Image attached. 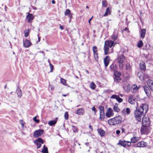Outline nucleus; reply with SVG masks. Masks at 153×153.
<instances>
[{"label":"nucleus","instance_id":"4d7b16f0","mask_svg":"<svg viewBox=\"0 0 153 153\" xmlns=\"http://www.w3.org/2000/svg\"><path fill=\"white\" fill-rule=\"evenodd\" d=\"M59 27L61 30H63L64 29L63 26H62L61 25H59Z\"/></svg>","mask_w":153,"mask_h":153},{"label":"nucleus","instance_id":"412c9836","mask_svg":"<svg viewBox=\"0 0 153 153\" xmlns=\"http://www.w3.org/2000/svg\"><path fill=\"white\" fill-rule=\"evenodd\" d=\"M135 145L137 147H143L146 146V143L143 141H140L137 143Z\"/></svg>","mask_w":153,"mask_h":153},{"label":"nucleus","instance_id":"bf43d9fd","mask_svg":"<svg viewBox=\"0 0 153 153\" xmlns=\"http://www.w3.org/2000/svg\"><path fill=\"white\" fill-rule=\"evenodd\" d=\"M93 18V16H92L88 20V23H89V24H90V25L91 24V20Z\"/></svg>","mask_w":153,"mask_h":153},{"label":"nucleus","instance_id":"2eb2a0df","mask_svg":"<svg viewBox=\"0 0 153 153\" xmlns=\"http://www.w3.org/2000/svg\"><path fill=\"white\" fill-rule=\"evenodd\" d=\"M147 83L151 90L153 91V80L149 79L147 81Z\"/></svg>","mask_w":153,"mask_h":153},{"label":"nucleus","instance_id":"bb28decb","mask_svg":"<svg viewBox=\"0 0 153 153\" xmlns=\"http://www.w3.org/2000/svg\"><path fill=\"white\" fill-rule=\"evenodd\" d=\"M111 13V10H110V8L107 7L106 8L105 12L103 16H105L108 14H110Z\"/></svg>","mask_w":153,"mask_h":153},{"label":"nucleus","instance_id":"a878e982","mask_svg":"<svg viewBox=\"0 0 153 153\" xmlns=\"http://www.w3.org/2000/svg\"><path fill=\"white\" fill-rule=\"evenodd\" d=\"M97 131L98 134L101 137L103 136L105 134L104 131L101 128L98 129H97Z\"/></svg>","mask_w":153,"mask_h":153},{"label":"nucleus","instance_id":"7c9ffc66","mask_svg":"<svg viewBox=\"0 0 153 153\" xmlns=\"http://www.w3.org/2000/svg\"><path fill=\"white\" fill-rule=\"evenodd\" d=\"M114 110L116 112H118L120 111V108H118V105L117 104H115L113 107Z\"/></svg>","mask_w":153,"mask_h":153},{"label":"nucleus","instance_id":"cd10ccee","mask_svg":"<svg viewBox=\"0 0 153 153\" xmlns=\"http://www.w3.org/2000/svg\"><path fill=\"white\" fill-rule=\"evenodd\" d=\"M139 140V138L138 137H134L131 138V143H136Z\"/></svg>","mask_w":153,"mask_h":153},{"label":"nucleus","instance_id":"c9c22d12","mask_svg":"<svg viewBox=\"0 0 153 153\" xmlns=\"http://www.w3.org/2000/svg\"><path fill=\"white\" fill-rule=\"evenodd\" d=\"M114 77H119L121 76V73L120 72H118L117 71V70L114 72Z\"/></svg>","mask_w":153,"mask_h":153},{"label":"nucleus","instance_id":"2f4dec72","mask_svg":"<svg viewBox=\"0 0 153 153\" xmlns=\"http://www.w3.org/2000/svg\"><path fill=\"white\" fill-rule=\"evenodd\" d=\"M104 49L105 54V55H107L108 53L109 47L106 46H105V45H104Z\"/></svg>","mask_w":153,"mask_h":153},{"label":"nucleus","instance_id":"8fccbe9b","mask_svg":"<svg viewBox=\"0 0 153 153\" xmlns=\"http://www.w3.org/2000/svg\"><path fill=\"white\" fill-rule=\"evenodd\" d=\"M50 68H51V70L50 72H52L53 70V65L51 63H50V65H49Z\"/></svg>","mask_w":153,"mask_h":153},{"label":"nucleus","instance_id":"a19ab883","mask_svg":"<svg viewBox=\"0 0 153 153\" xmlns=\"http://www.w3.org/2000/svg\"><path fill=\"white\" fill-rule=\"evenodd\" d=\"M131 69V67L130 65L128 63H127L126 65V69L127 70H130Z\"/></svg>","mask_w":153,"mask_h":153},{"label":"nucleus","instance_id":"09e8293b","mask_svg":"<svg viewBox=\"0 0 153 153\" xmlns=\"http://www.w3.org/2000/svg\"><path fill=\"white\" fill-rule=\"evenodd\" d=\"M33 120L35 122L38 123H39L40 121L39 120L37 119L36 117H35L33 118Z\"/></svg>","mask_w":153,"mask_h":153},{"label":"nucleus","instance_id":"3c124183","mask_svg":"<svg viewBox=\"0 0 153 153\" xmlns=\"http://www.w3.org/2000/svg\"><path fill=\"white\" fill-rule=\"evenodd\" d=\"M72 127L73 130L74 132H76L78 131L77 128L76 127L74 126H72Z\"/></svg>","mask_w":153,"mask_h":153},{"label":"nucleus","instance_id":"b1692460","mask_svg":"<svg viewBox=\"0 0 153 153\" xmlns=\"http://www.w3.org/2000/svg\"><path fill=\"white\" fill-rule=\"evenodd\" d=\"M85 112L84 110L82 108L78 109L76 112V113L79 115H82Z\"/></svg>","mask_w":153,"mask_h":153},{"label":"nucleus","instance_id":"423d86ee","mask_svg":"<svg viewBox=\"0 0 153 153\" xmlns=\"http://www.w3.org/2000/svg\"><path fill=\"white\" fill-rule=\"evenodd\" d=\"M34 143L37 146V148H40L42 144L44 143L43 140L41 138H39L34 141Z\"/></svg>","mask_w":153,"mask_h":153},{"label":"nucleus","instance_id":"864d4df0","mask_svg":"<svg viewBox=\"0 0 153 153\" xmlns=\"http://www.w3.org/2000/svg\"><path fill=\"white\" fill-rule=\"evenodd\" d=\"M39 33H38L37 35V36L38 37V40L37 41V42H39L40 40L41 37L39 36Z\"/></svg>","mask_w":153,"mask_h":153},{"label":"nucleus","instance_id":"f257e3e1","mask_svg":"<svg viewBox=\"0 0 153 153\" xmlns=\"http://www.w3.org/2000/svg\"><path fill=\"white\" fill-rule=\"evenodd\" d=\"M148 105L146 103L142 104L139 108H136L134 111L135 118L139 122H141L143 117L148 110Z\"/></svg>","mask_w":153,"mask_h":153},{"label":"nucleus","instance_id":"9d476101","mask_svg":"<svg viewBox=\"0 0 153 153\" xmlns=\"http://www.w3.org/2000/svg\"><path fill=\"white\" fill-rule=\"evenodd\" d=\"M147 126H143L141 127L140 129L141 132L142 134H147L149 133V130L148 129Z\"/></svg>","mask_w":153,"mask_h":153},{"label":"nucleus","instance_id":"de8ad7c7","mask_svg":"<svg viewBox=\"0 0 153 153\" xmlns=\"http://www.w3.org/2000/svg\"><path fill=\"white\" fill-rule=\"evenodd\" d=\"M94 54L95 59L97 61L98 59V56L97 53H94Z\"/></svg>","mask_w":153,"mask_h":153},{"label":"nucleus","instance_id":"774afa93","mask_svg":"<svg viewBox=\"0 0 153 153\" xmlns=\"http://www.w3.org/2000/svg\"><path fill=\"white\" fill-rule=\"evenodd\" d=\"M85 71L86 72V73H87L88 74H89V71L88 70H85Z\"/></svg>","mask_w":153,"mask_h":153},{"label":"nucleus","instance_id":"9b49d317","mask_svg":"<svg viewBox=\"0 0 153 153\" xmlns=\"http://www.w3.org/2000/svg\"><path fill=\"white\" fill-rule=\"evenodd\" d=\"M143 126H148L149 124V118L146 117H143L141 120Z\"/></svg>","mask_w":153,"mask_h":153},{"label":"nucleus","instance_id":"e2e57ef3","mask_svg":"<svg viewBox=\"0 0 153 153\" xmlns=\"http://www.w3.org/2000/svg\"><path fill=\"white\" fill-rule=\"evenodd\" d=\"M52 3L53 4H55V1L54 0H53L52 1Z\"/></svg>","mask_w":153,"mask_h":153},{"label":"nucleus","instance_id":"5fc2aeb1","mask_svg":"<svg viewBox=\"0 0 153 153\" xmlns=\"http://www.w3.org/2000/svg\"><path fill=\"white\" fill-rule=\"evenodd\" d=\"M120 132V131L119 130H117L116 131V133L117 135H119Z\"/></svg>","mask_w":153,"mask_h":153},{"label":"nucleus","instance_id":"5701e85b","mask_svg":"<svg viewBox=\"0 0 153 153\" xmlns=\"http://www.w3.org/2000/svg\"><path fill=\"white\" fill-rule=\"evenodd\" d=\"M122 112L123 114H129L130 113V110L129 108H126L122 110Z\"/></svg>","mask_w":153,"mask_h":153},{"label":"nucleus","instance_id":"c85d7f7f","mask_svg":"<svg viewBox=\"0 0 153 153\" xmlns=\"http://www.w3.org/2000/svg\"><path fill=\"white\" fill-rule=\"evenodd\" d=\"M131 88L134 91L136 92L138 90L139 88V87H138L136 84H134L132 85Z\"/></svg>","mask_w":153,"mask_h":153},{"label":"nucleus","instance_id":"338daca9","mask_svg":"<svg viewBox=\"0 0 153 153\" xmlns=\"http://www.w3.org/2000/svg\"><path fill=\"white\" fill-rule=\"evenodd\" d=\"M85 144V145L87 146H88V143H86Z\"/></svg>","mask_w":153,"mask_h":153},{"label":"nucleus","instance_id":"6ab92c4d","mask_svg":"<svg viewBox=\"0 0 153 153\" xmlns=\"http://www.w3.org/2000/svg\"><path fill=\"white\" fill-rule=\"evenodd\" d=\"M16 93L18 97L20 98L22 96V90L19 86H17V87L16 88Z\"/></svg>","mask_w":153,"mask_h":153},{"label":"nucleus","instance_id":"603ef678","mask_svg":"<svg viewBox=\"0 0 153 153\" xmlns=\"http://www.w3.org/2000/svg\"><path fill=\"white\" fill-rule=\"evenodd\" d=\"M118 95H117L115 94H113L112 95L111 97V99H115L116 100L117 97H118Z\"/></svg>","mask_w":153,"mask_h":153},{"label":"nucleus","instance_id":"7ed1b4c3","mask_svg":"<svg viewBox=\"0 0 153 153\" xmlns=\"http://www.w3.org/2000/svg\"><path fill=\"white\" fill-rule=\"evenodd\" d=\"M125 59V57L123 55L119 56L117 59L116 61L119 64V67L120 69H122L123 68V62Z\"/></svg>","mask_w":153,"mask_h":153},{"label":"nucleus","instance_id":"13d9d810","mask_svg":"<svg viewBox=\"0 0 153 153\" xmlns=\"http://www.w3.org/2000/svg\"><path fill=\"white\" fill-rule=\"evenodd\" d=\"M68 16L69 17V18L70 19H71L72 17V14L71 13L70 14L68 15Z\"/></svg>","mask_w":153,"mask_h":153},{"label":"nucleus","instance_id":"f8f14e48","mask_svg":"<svg viewBox=\"0 0 153 153\" xmlns=\"http://www.w3.org/2000/svg\"><path fill=\"white\" fill-rule=\"evenodd\" d=\"M128 101L131 104H134L136 102V99L134 96L131 95L129 97Z\"/></svg>","mask_w":153,"mask_h":153},{"label":"nucleus","instance_id":"4c0bfd02","mask_svg":"<svg viewBox=\"0 0 153 153\" xmlns=\"http://www.w3.org/2000/svg\"><path fill=\"white\" fill-rule=\"evenodd\" d=\"M143 45V42H142V40H140L137 43V46L138 48H140Z\"/></svg>","mask_w":153,"mask_h":153},{"label":"nucleus","instance_id":"4be33fe9","mask_svg":"<svg viewBox=\"0 0 153 153\" xmlns=\"http://www.w3.org/2000/svg\"><path fill=\"white\" fill-rule=\"evenodd\" d=\"M110 71L114 72L117 70L116 65L115 63H112L110 66Z\"/></svg>","mask_w":153,"mask_h":153},{"label":"nucleus","instance_id":"473e14b6","mask_svg":"<svg viewBox=\"0 0 153 153\" xmlns=\"http://www.w3.org/2000/svg\"><path fill=\"white\" fill-rule=\"evenodd\" d=\"M56 123V121L52 120L49 121L48 124L50 126L54 125Z\"/></svg>","mask_w":153,"mask_h":153},{"label":"nucleus","instance_id":"37998d69","mask_svg":"<svg viewBox=\"0 0 153 153\" xmlns=\"http://www.w3.org/2000/svg\"><path fill=\"white\" fill-rule=\"evenodd\" d=\"M93 51L94 53H97V47L95 46H94L92 47Z\"/></svg>","mask_w":153,"mask_h":153},{"label":"nucleus","instance_id":"58836bf2","mask_svg":"<svg viewBox=\"0 0 153 153\" xmlns=\"http://www.w3.org/2000/svg\"><path fill=\"white\" fill-rule=\"evenodd\" d=\"M61 82L65 85H66V81L63 78H61Z\"/></svg>","mask_w":153,"mask_h":153},{"label":"nucleus","instance_id":"ea45409f","mask_svg":"<svg viewBox=\"0 0 153 153\" xmlns=\"http://www.w3.org/2000/svg\"><path fill=\"white\" fill-rule=\"evenodd\" d=\"M71 11L68 9L66 10L65 12V16H68L71 13Z\"/></svg>","mask_w":153,"mask_h":153},{"label":"nucleus","instance_id":"0e129e2a","mask_svg":"<svg viewBox=\"0 0 153 153\" xmlns=\"http://www.w3.org/2000/svg\"><path fill=\"white\" fill-rule=\"evenodd\" d=\"M124 31H126V30H128V28H127V27H125V28L124 29Z\"/></svg>","mask_w":153,"mask_h":153},{"label":"nucleus","instance_id":"a211bd4d","mask_svg":"<svg viewBox=\"0 0 153 153\" xmlns=\"http://www.w3.org/2000/svg\"><path fill=\"white\" fill-rule=\"evenodd\" d=\"M109 57L108 56H107L104 59V62L105 68H106L108 65L109 62Z\"/></svg>","mask_w":153,"mask_h":153},{"label":"nucleus","instance_id":"a18cd8bd","mask_svg":"<svg viewBox=\"0 0 153 153\" xmlns=\"http://www.w3.org/2000/svg\"><path fill=\"white\" fill-rule=\"evenodd\" d=\"M116 100L119 102H122L123 101V99L120 98L119 96L118 95V97H117V98L116 99Z\"/></svg>","mask_w":153,"mask_h":153},{"label":"nucleus","instance_id":"c756f323","mask_svg":"<svg viewBox=\"0 0 153 153\" xmlns=\"http://www.w3.org/2000/svg\"><path fill=\"white\" fill-rule=\"evenodd\" d=\"M42 152V153H48V148L45 146V145L43 146Z\"/></svg>","mask_w":153,"mask_h":153},{"label":"nucleus","instance_id":"c03bdc74","mask_svg":"<svg viewBox=\"0 0 153 153\" xmlns=\"http://www.w3.org/2000/svg\"><path fill=\"white\" fill-rule=\"evenodd\" d=\"M146 49L147 50H151V46L149 44H147L146 45Z\"/></svg>","mask_w":153,"mask_h":153},{"label":"nucleus","instance_id":"0eeeda50","mask_svg":"<svg viewBox=\"0 0 153 153\" xmlns=\"http://www.w3.org/2000/svg\"><path fill=\"white\" fill-rule=\"evenodd\" d=\"M44 131L42 129H39L36 131L33 134V136L35 138H37L41 136L44 133Z\"/></svg>","mask_w":153,"mask_h":153},{"label":"nucleus","instance_id":"20e7f679","mask_svg":"<svg viewBox=\"0 0 153 153\" xmlns=\"http://www.w3.org/2000/svg\"><path fill=\"white\" fill-rule=\"evenodd\" d=\"M99 109L100 110V120L103 121L105 117L104 112V107L103 106L100 105L99 107Z\"/></svg>","mask_w":153,"mask_h":153},{"label":"nucleus","instance_id":"f3484780","mask_svg":"<svg viewBox=\"0 0 153 153\" xmlns=\"http://www.w3.org/2000/svg\"><path fill=\"white\" fill-rule=\"evenodd\" d=\"M144 91L147 96H149L150 95V91L149 88L146 85H144L143 87Z\"/></svg>","mask_w":153,"mask_h":153},{"label":"nucleus","instance_id":"dca6fc26","mask_svg":"<svg viewBox=\"0 0 153 153\" xmlns=\"http://www.w3.org/2000/svg\"><path fill=\"white\" fill-rule=\"evenodd\" d=\"M32 45L31 42L28 39L23 40V45L25 48H27L30 47Z\"/></svg>","mask_w":153,"mask_h":153},{"label":"nucleus","instance_id":"ddd939ff","mask_svg":"<svg viewBox=\"0 0 153 153\" xmlns=\"http://www.w3.org/2000/svg\"><path fill=\"white\" fill-rule=\"evenodd\" d=\"M146 33V30L145 29H141L139 31V34L140 37L142 39H143L145 37Z\"/></svg>","mask_w":153,"mask_h":153},{"label":"nucleus","instance_id":"393cba45","mask_svg":"<svg viewBox=\"0 0 153 153\" xmlns=\"http://www.w3.org/2000/svg\"><path fill=\"white\" fill-rule=\"evenodd\" d=\"M111 39L114 41H115L118 38V33L115 31H114L111 36Z\"/></svg>","mask_w":153,"mask_h":153},{"label":"nucleus","instance_id":"39448f33","mask_svg":"<svg viewBox=\"0 0 153 153\" xmlns=\"http://www.w3.org/2000/svg\"><path fill=\"white\" fill-rule=\"evenodd\" d=\"M131 143L130 142L126 141L125 140H120L119 141L118 143H117L118 145H120L121 146L125 147L127 146H129L131 145Z\"/></svg>","mask_w":153,"mask_h":153},{"label":"nucleus","instance_id":"6e6d98bb","mask_svg":"<svg viewBox=\"0 0 153 153\" xmlns=\"http://www.w3.org/2000/svg\"><path fill=\"white\" fill-rule=\"evenodd\" d=\"M92 110L94 111L95 112V114L96 113V108L94 106H93L92 108Z\"/></svg>","mask_w":153,"mask_h":153},{"label":"nucleus","instance_id":"1a4fd4ad","mask_svg":"<svg viewBox=\"0 0 153 153\" xmlns=\"http://www.w3.org/2000/svg\"><path fill=\"white\" fill-rule=\"evenodd\" d=\"M114 114L113 112L112 109L111 108H109L107 110L105 113L106 116L108 117H110L113 116Z\"/></svg>","mask_w":153,"mask_h":153},{"label":"nucleus","instance_id":"4468645a","mask_svg":"<svg viewBox=\"0 0 153 153\" xmlns=\"http://www.w3.org/2000/svg\"><path fill=\"white\" fill-rule=\"evenodd\" d=\"M26 19H28V22L29 23L32 22V20L34 18V17L32 14L28 13L26 17Z\"/></svg>","mask_w":153,"mask_h":153},{"label":"nucleus","instance_id":"69168bd1","mask_svg":"<svg viewBox=\"0 0 153 153\" xmlns=\"http://www.w3.org/2000/svg\"><path fill=\"white\" fill-rule=\"evenodd\" d=\"M23 120H20V123H23Z\"/></svg>","mask_w":153,"mask_h":153},{"label":"nucleus","instance_id":"f704fd0d","mask_svg":"<svg viewBox=\"0 0 153 153\" xmlns=\"http://www.w3.org/2000/svg\"><path fill=\"white\" fill-rule=\"evenodd\" d=\"M96 85L95 83L93 82H91L90 85V87L92 90H94L95 89L96 87Z\"/></svg>","mask_w":153,"mask_h":153},{"label":"nucleus","instance_id":"79ce46f5","mask_svg":"<svg viewBox=\"0 0 153 153\" xmlns=\"http://www.w3.org/2000/svg\"><path fill=\"white\" fill-rule=\"evenodd\" d=\"M102 6L103 7H106L107 6V2L106 0H104L102 1Z\"/></svg>","mask_w":153,"mask_h":153},{"label":"nucleus","instance_id":"72a5a7b5","mask_svg":"<svg viewBox=\"0 0 153 153\" xmlns=\"http://www.w3.org/2000/svg\"><path fill=\"white\" fill-rule=\"evenodd\" d=\"M121 80V79L119 77H114V81L115 82L119 83Z\"/></svg>","mask_w":153,"mask_h":153},{"label":"nucleus","instance_id":"49530a36","mask_svg":"<svg viewBox=\"0 0 153 153\" xmlns=\"http://www.w3.org/2000/svg\"><path fill=\"white\" fill-rule=\"evenodd\" d=\"M65 118L66 120H68V114L67 112H65L64 114Z\"/></svg>","mask_w":153,"mask_h":153},{"label":"nucleus","instance_id":"aec40b11","mask_svg":"<svg viewBox=\"0 0 153 153\" xmlns=\"http://www.w3.org/2000/svg\"><path fill=\"white\" fill-rule=\"evenodd\" d=\"M140 68L141 71H144L146 69L145 64L143 61H141L140 63Z\"/></svg>","mask_w":153,"mask_h":153},{"label":"nucleus","instance_id":"680f3d73","mask_svg":"<svg viewBox=\"0 0 153 153\" xmlns=\"http://www.w3.org/2000/svg\"><path fill=\"white\" fill-rule=\"evenodd\" d=\"M121 130H122V133H123V132H124V131H125V129H124V128H122L121 129Z\"/></svg>","mask_w":153,"mask_h":153},{"label":"nucleus","instance_id":"f03ea898","mask_svg":"<svg viewBox=\"0 0 153 153\" xmlns=\"http://www.w3.org/2000/svg\"><path fill=\"white\" fill-rule=\"evenodd\" d=\"M122 121L121 117L120 116H118L109 120L108 122L110 125L114 126L120 123Z\"/></svg>","mask_w":153,"mask_h":153},{"label":"nucleus","instance_id":"6e6552de","mask_svg":"<svg viewBox=\"0 0 153 153\" xmlns=\"http://www.w3.org/2000/svg\"><path fill=\"white\" fill-rule=\"evenodd\" d=\"M104 45H105V46L111 48L114 45V41L111 40H107L105 41Z\"/></svg>","mask_w":153,"mask_h":153},{"label":"nucleus","instance_id":"052dcab7","mask_svg":"<svg viewBox=\"0 0 153 153\" xmlns=\"http://www.w3.org/2000/svg\"><path fill=\"white\" fill-rule=\"evenodd\" d=\"M89 127L92 130H93V128L92 127V126L91 125H90L89 126Z\"/></svg>","mask_w":153,"mask_h":153},{"label":"nucleus","instance_id":"e433bc0d","mask_svg":"<svg viewBox=\"0 0 153 153\" xmlns=\"http://www.w3.org/2000/svg\"><path fill=\"white\" fill-rule=\"evenodd\" d=\"M30 29H28L27 30H25L24 32L25 33V37H27L29 34Z\"/></svg>","mask_w":153,"mask_h":153}]
</instances>
